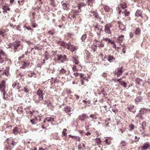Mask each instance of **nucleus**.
I'll return each mask as SVG.
<instances>
[{"mask_svg":"<svg viewBox=\"0 0 150 150\" xmlns=\"http://www.w3.org/2000/svg\"><path fill=\"white\" fill-rule=\"evenodd\" d=\"M5 59L6 60L8 61V62L11 63V60L10 59H8L7 58V57H5Z\"/></svg>","mask_w":150,"mask_h":150,"instance_id":"obj_54","label":"nucleus"},{"mask_svg":"<svg viewBox=\"0 0 150 150\" xmlns=\"http://www.w3.org/2000/svg\"><path fill=\"white\" fill-rule=\"evenodd\" d=\"M30 121L32 125H35L37 123L36 122L34 119H33L31 120Z\"/></svg>","mask_w":150,"mask_h":150,"instance_id":"obj_33","label":"nucleus"},{"mask_svg":"<svg viewBox=\"0 0 150 150\" xmlns=\"http://www.w3.org/2000/svg\"><path fill=\"white\" fill-rule=\"evenodd\" d=\"M86 35H83L81 38V39L82 41H84L86 38Z\"/></svg>","mask_w":150,"mask_h":150,"instance_id":"obj_37","label":"nucleus"},{"mask_svg":"<svg viewBox=\"0 0 150 150\" xmlns=\"http://www.w3.org/2000/svg\"><path fill=\"white\" fill-rule=\"evenodd\" d=\"M84 6V4L83 2H81L78 4V8L79 9H80L82 7Z\"/></svg>","mask_w":150,"mask_h":150,"instance_id":"obj_27","label":"nucleus"},{"mask_svg":"<svg viewBox=\"0 0 150 150\" xmlns=\"http://www.w3.org/2000/svg\"><path fill=\"white\" fill-rule=\"evenodd\" d=\"M23 91L25 92H28V90L25 87L24 88V89H23Z\"/></svg>","mask_w":150,"mask_h":150,"instance_id":"obj_55","label":"nucleus"},{"mask_svg":"<svg viewBox=\"0 0 150 150\" xmlns=\"http://www.w3.org/2000/svg\"><path fill=\"white\" fill-rule=\"evenodd\" d=\"M135 15L137 17L140 16L142 18H143V17L142 16V14L141 13V12L140 11V10H137L135 13Z\"/></svg>","mask_w":150,"mask_h":150,"instance_id":"obj_17","label":"nucleus"},{"mask_svg":"<svg viewBox=\"0 0 150 150\" xmlns=\"http://www.w3.org/2000/svg\"><path fill=\"white\" fill-rule=\"evenodd\" d=\"M104 40L105 41H108V43H110V42H111V40L109 38H104Z\"/></svg>","mask_w":150,"mask_h":150,"instance_id":"obj_39","label":"nucleus"},{"mask_svg":"<svg viewBox=\"0 0 150 150\" xmlns=\"http://www.w3.org/2000/svg\"><path fill=\"white\" fill-rule=\"evenodd\" d=\"M144 122H143V123L142 124V128L143 129H144L145 127H146V125H144Z\"/></svg>","mask_w":150,"mask_h":150,"instance_id":"obj_57","label":"nucleus"},{"mask_svg":"<svg viewBox=\"0 0 150 150\" xmlns=\"http://www.w3.org/2000/svg\"><path fill=\"white\" fill-rule=\"evenodd\" d=\"M74 138L78 141H79L80 139V137H79L78 136H75Z\"/></svg>","mask_w":150,"mask_h":150,"instance_id":"obj_50","label":"nucleus"},{"mask_svg":"<svg viewBox=\"0 0 150 150\" xmlns=\"http://www.w3.org/2000/svg\"><path fill=\"white\" fill-rule=\"evenodd\" d=\"M112 27V25L110 24H108L105 26L104 31L105 32L108 34H110L111 33L110 30V28Z\"/></svg>","mask_w":150,"mask_h":150,"instance_id":"obj_4","label":"nucleus"},{"mask_svg":"<svg viewBox=\"0 0 150 150\" xmlns=\"http://www.w3.org/2000/svg\"><path fill=\"white\" fill-rule=\"evenodd\" d=\"M57 59L58 61H60L62 63L64 62L66 59L67 56L65 55H62L61 54H58L57 55Z\"/></svg>","mask_w":150,"mask_h":150,"instance_id":"obj_3","label":"nucleus"},{"mask_svg":"<svg viewBox=\"0 0 150 150\" xmlns=\"http://www.w3.org/2000/svg\"><path fill=\"white\" fill-rule=\"evenodd\" d=\"M103 8L106 12H108L110 10V7L109 6L106 5H105L103 6Z\"/></svg>","mask_w":150,"mask_h":150,"instance_id":"obj_20","label":"nucleus"},{"mask_svg":"<svg viewBox=\"0 0 150 150\" xmlns=\"http://www.w3.org/2000/svg\"><path fill=\"white\" fill-rule=\"evenodd\" d=\"M89 117L92 118V120L94 119H96L97 118V117L94 114H92L90 115Z\"/></svg>","mask_w":150,"mask_h":150,"instance_id":"obj_32","label":"nucleus"},{"mask_svg":"<svg viewBox=\"0 0 150 150\" xmlns=\"http://www.w3.org/2000/svg\"><path fill=\"white\" fill-rule=\"evenodd\" d=\"M13 139L12 138H10L8 139V144L10 143L12 146L13 147L16 145L17 143L16 142L13 140Z\"/></svg>","mask_w":150,"mask_h":150,"instance_id":"obj_12","label":"nucleus"},{"mask_svg":"<svg viewBox=\"0 0 150 150\" xmlns=\"http://www.w3.org/2000/svg\"><path fill=\"white\" fill-rule=\"evenodd\" d=\"M122 67H121L120 69H118L117 72L115 73V75H117V76H120L122 74L123 71Z\"/></svg>","mask_w":150,"mask_h":150,"instance_id":"obj_13","label":"nucleus"},{"mask_svg":"<svg viewBox=\"0 0 150 150\" xmlns=\"http://www.w3.org/2000/svg\"><path fill=\"white\" fill-rule=\"evenodd\" d=\"M62 5L63 6H65L67 7V4L66 3H62Z\"/></svg>","mask_w":150,"mask_h":150,"instance_id":"obj_56","label":"nucleus"},{"mask_svg":"<svg viewBox=\"0 0 150 150\" xmlns=\"http://www.w3.org/2000/svg\"><path fill=\"white\" fill-rule=\"evenodd\" d=\"M4 60L3 58L0 55V63H2L4 62Z\"/></svg>","mask_w":150,"mask_h":150,"instance_id":"obj_43","label":"nucleus"},{"mask_svg":"<svg viewBox=\"0 0 150 150\" xmlns=\"http://www.w3.org/2000/svg\"><path fill=\"white\" fill-rule=\"evenodd\" d=\"M9 74L8 70H5V71L4 72L2 73V74H3V75L4 74L7 76H8Z\"/></svg>","mask_w":150,"mask_h":150,"instance_id":"obj_31","label":"nucleus"},{"mask_svg":"<svg viewBox=\"0 0 150 150\" xmlns=\"http://www.w3.org/2000/svg\"><path fill=\"white\" fill-rule=\"evenodd\" d=\"M143 100V97L141 96H137L135 99V100L136 102H140L142 101Z\"/></svg>","mask_w":150,"mask_h":150,"instance_id":"obj_15","label":"nucleus"},{"mask_svg":"<svg viewBox=\"0 0 150 150\" xmlns=\"http://www.w3.org/2000/svg\"><path fill=\"white\" fill-rule=\"evenodd\" d=\"M71 108L68 107H65L64 108V111L67 113L70 112H71Z\"/></svg>","mask_w":150,"mask_h":150,"instance_id":"obj_26","label":"nucleus"},{"mask_svg":"<svg viewBox=\"0 0 150 150\" xmlns=\"http://www.w3.org/2000/svg\"><path fill=\"white\" fill-rule=\"evenodd\" d=\"M107 76V74L105 73H103L102 74V76L104 77H106Z\"/></svg>","mask_w":150,"mask_h":150,"instance_id":"obj_49","label":"nucleus"},{"mask_svg":"<svg viewBox=\"0 0 150 150\" xmlns=\"http://www.w3.org/2000/svg\"><path fill=\"white\" fill-rule=\"evenodd\" d=\"M66 71L64 69H62L60 71V72L61 73H65Z\"/></svg>","mask_w":150,"mask_h":150,"instance_id":"obj_47","label":"nucleus"},{"mask_svg":"<svg viewBox=\"0 0 150 150\" xmlns=\"http://www.w3.org/2000/svg\"><path fill=\"white\" fill-rule=\"evenodd\" d=\"M36 122L37 123L38 122H40L41 120L40 117L39 116H36L35 118L34 119Z\"/></svg>","mask_w":150,"mask_h":150,"instance_id":"obj_30","label":"nucleus"},{"mask_svg":"<svg viewBox=\"0 0 150 150\" xmlns=\"http://www.w3.org/2000/svg\"><path fill=\"white\" fill-rule=\"evenodd\" d=\"M12 86L14 88H16L18 89H19L20 88L19 84L18 83H16L15 82H14Z\"/></svg>","mask_w":150,"mask_h":150,"instance_id":"obj_19","label":"nucleus"},{"mask_svg":"<svg viewBox=\"0 0 150 150\" xmlns=\"http://www.w3.org/2000/svg\"><path fill=\"white\" fill-rule=\"evenodd\" d=\"M81 84L82 85H83L84 82V81H83V80H82V79L81 80Z\"/></svg>","mask_w":150,"mask_h":150,"instance_id":"obj_62","label":"nucleus"},{"mask_svg":"<svg viewBox=\"0 0 150 150\" xmlns=\"http://www.w3.org/2000/svg\"><path fill=\"white\" fill-rule=\"evenodd\" d=\"M47 121L50 122V118H46Z\"/></svg>","mask_w":150,"mask_h":150,"instance_id":"obj_59","label":"nucleus"},{"mask_svg":"<svg viewBox=\"0 0 150 150\" xmlns=\"http://www.w3.org/2000/svg\"><path fill=\"white\" fill-rule=\"evenodd\" d=\"M47 105L50 108H53V106L51 103L50 102H48L47 103Z\"/></svg>","mask_w":150,"mask_h":150,"instance_id":"obj_38","label":"nucleus"},{"mask_svg":"<svg viewBox=\"0 0 150 150\" xmlns=\"http://www.w3.org/2000/svg\"><path fill=\"white\" fill-rule=\"evenodd\" d=\"M72 69L73 71H77V69L76 68V66L75 65H73V67H72Z\"/></svg>","mask_w":150,"mask_h":150,"instance_id":"obj_42","label":"nucleus"},{"mask_svg":"<svg viewBox=\"0 0 150 150\" xmlns=\"http://www.w3.org/2000/svg\"><path fill=\"white\" fill-rule=\"evenodd\" d=\"M70 45V43L67 44L65 43H63L62 45L64 46L66 48L68 49H69Z\"/></svg>","mask_w":150,"mask_h":150,"instance_id":"obj_16","label":"nucleus"},{"mask_svg":"<svg viewBox=\"0 0 150 150\" xmlns=\"http://www.w3.org/2000/svg\"><path fill=\"white\" fill-rule=\"evenodd\" d=\"M97 42L96 45L99 47H104V44L102 43L101 41H98V40H96Z\"/></svg>","mask_w":150,"mask_h":150,"instance_id":"obj_14","label":"nucleus"},{"mask_svg":"<svg viewBox=\"0 0 150 150\" xmlns=\"http://www.w3.org/2000/svg\"><path fill=\"white\" fill-rule=\"evenodd\" d=\"M12 45L11 43H9V44L7 45V46L6 47V48H11L12 49V47H11V45Z\"/></svg>","mask_w":150,"mask_h":150,"instance_id":"obj_46","label":"nucleus"},{"mask_svg":"<svg viewBox=\"0 0 150 150\" xmlns=\"http://www.w3.org/2000/svg\"><path fill=\"white\" fill-rule=\"evenodd\" d=\"M115 60V58L112 56L109 55L108 57V61L110 62H112L113 60Z\"/></svg>","mask_w":150,"mask_h":150,"instance_id":"obj_22","label":"nucleus"},{"mask_svg":"<svg viewBox=\"0 0 150 150\" xmlns=\"http://www.w3.org/2000/svg\"><path fill=\"white\" fill-rule=\"evenodd\" d=\"M126 4L125 2L122 3L120 4V7L123 9H124L126 7Z\"/></svg>","mask_w":150,"mask_h":150,"instance_id":"obj_23","label":"nucleus"},{"mask_svg":"<svg viewBox=\"0 0 150 150\" xmlns=\"http://www.w3.org/2000/svg\"><path fill=\"white\" fill-rule=\"evenodd\" d=\"M67 131V129H64L63 130L62 133V135L64 136H66L67 135V133L66 132Z\"/></svg>","mask_w":150,"mask_h":150,"instance_id":"obj_41","label":"nucleus"},{"mask_svg":"<svg viewBox=\"0 0 150 150\" xmlns=\"http://www.w3.org/2000/svg\"><path fill=\"white\" fill-rule=\"evenodd\" d=\"M5 84L6 82L4 80H2L0 83V91L4 93L3 94V98L4 100H6V99L5 97Z\"/></svg>","mask_w":150,"mask_h":150,"instance_id":"obj_1","label":"nucleus"},{"mask_svg":"<svg viewBox=\"0 0 150 150\" xmlns=\"http://www.w3.org/2000/svg\"><path fill=\"white\" fill-rule=\"evenodd\" d=\"M55 33V32H54V30H53V31H48V34H49L53 35Z\"/></svg>","mask_w":150,"mask_h":150,"instance_id":"obj_44","label":"nucleus"},{"mask_svg":"<svg viewBox=\"0 0 150 150\" xmlns=\"http://www.w3.org/2000/svg\"><path fill=\"white\" fill-rule=\"evenodd\" d=\"M132 81L133 82H132V85L134 84H135L137 85H139V84L140 81H142V80L139 79L137 78L135 79V78L132 79Z\"/></svg>","mask_w":150,"mask_h":150,"instance_id":"obj_8","label":"nucleus"},{"mask_svg":"<svg viewBox=\"0 0 150 150\" xmlns=\"http://www.w3.org/2000/svg\"><path fill=\"white\" fill-rule=\"evenodd\" d=\"M22 66L20 67V68H25L28 65V63H27L25 61L22 62Z\"/></svg>","mask_w":150,"mask_h":150,"instance_id":"obj_18","label":"nucleus"},{"mask_svg":"<svg viewBox=\"0 0 150 150\" xmlns=\"http://www.w3.org/2000/svg\"><path fill=\"white\" fill-rule=\"evenodd\" d=\"M70 46V48L69 49L70 50V51H71L72 52L76 50V47L73 45H71V44Z\"/></svg>","mask_w":150,"mask_h":150,"instance_id":"obj_28","label":"nucleus"},{"mask_svg":"<svg viewBox=\"0 0 150 150\" xmlns=\"http://www.w3.org/2000/svg\"><path fill=\"white\" fill-rule=\"evenodd\" d=\"M117 24H118L119 29L121 31H124L125 30V26L122 24V23L120 21L117 22Z\"/></svg>","mask_w":150,"mask_h":150,"instance_id":"obj_7","label":"nucleus"},{"mask_svg":"<svg viewBox=\"0 0 150 150\" xmlns=\"http://www.w3.org/2000/svg\"><path fill=\"white\" fill-rule=\"evenodd\" d=\"M124 36L123 35H121L119 36L118 38V39L117 41L120 44L124 40Z\"/></svg>","mask_w":150,"mask_h":150,"instance_id":"obj_11","label":"nucleus"},{"mask_svg":"<svg viewBox=\"0 0 150 150\" xmlns=\"http://www.w3.org/2000/svg\"><path fill=\"white\" fill-rule=\"evenodd\" d=\"M97 45H96L94 44L92 45L91 48L93 50V51H95L97 49Z\"/></svg>","mask_w":150,"mask_h":150,"instance_id":"obj_29","label":"nucleus"},{"mask_svg":"<svg viewBox=\"0 0 150 150\" xmlns=\"http://www.w3.org/2000/svg\"><path fill=\"white\" fill-rule=\"evenodd\" d=\"M140 112L141 114H143L144 113H145L144 112V110H143V108H142L140 111Z\"/></svg>","mask_w":150,"mask_h":150,"instance_id":"obj_52","label":"nucleus"},{"mask_svg":"<svg viewBox=\"0 0 150 150\" xmlns=\"http://www.w3.org/2000/svg\"><path fill=\"white\" fill-rule=\"evenodd\" d=\"M140 139L139 137H138L137 136H135L134 137V140H133V142H137L138 141L139 139Z\"/></svg>","mask_w":150,"mask_h":150,"instance_id":"obj_36","label":"nucleus"},{"mask_svg":"<svg viewBox=\"0 0 150 150\" xmlns=\"http://www.w3.org/2000/svg\"><path fill=\"white\" fill-rule=\"evenodd\" d=\"M150 147V144L149 142L145 143L141 147L142 150H146L148 149Z\"/></svg>","mask_w":150,"mask_h":150,"instance_id":"obj_10","label":"nucleus"},{"mask_svg":"<svg viewBox=\"0 0 150 150\" xmlns=\"http://www.w3.org/2000/svg\"><path fill=\"white\" fill-rule=\"evenodd\" d=\"M110 43H111V44L112 45H113L115 44L114 42L112 41V40L111 41V42H110Z\"/></svg>","mask_w":150,"mask_h":150,"instance_id":"obj_60","label":"nucleus"},{"mask_svg":"<svg viewBox=\"0 0 150 150\" xmlns=\"http://www.w3.org/2000/svg\"><path fill=\"white\" fill-rule=\"evenodd\" d=\"M0 55L1 56H4L5 57H7V55L5 52L1 49L0 50Z\"/></svg>","mask_w":150,"mask_h":150,"instance_id":"obj_21","label":"nucleus"},{"mask_svg":"<svg viewBox=\"0 0 150 150\" xmlns=\"http://www.w3.org/2000/svg\"><path fill=\"white\" fill-rule=\"evenodd\" d=\"M96 139H98V141L97 142V143L98 144H100L101 141V140L100 139V138H97Z\"/></svg>","mask_w":150,"mask_h":150,"instance_id":"obj_51","label":"nucleus"},{"mask_svg":"<svg viewBox=\"0 0 150 150\" xmlns=\"http://www.w3.org/2000/svg\"><path fill=\"white\" fill-rule=\"evenodd\" d=\"M78 73H74V74L77 77L78 76Z\"/></svg>","mask_w":150,"mask_h":150,"instance_id":"obj_63","label":"nucleus"},{"mask_svg":"<svg viewBox=\"0 0 150 150\" xmlns=\"http://www.w3.org/2000/svg\"><path fill=\"white\" fill-rule=\"evenodd\" d=\"M121 145L122 146L124 147L126 145V143L125 142L122 141L121 143Z\"/></svg>","mask_w":150,"mask_h":150,"instance_id":"obj_45","label":"nucleus"},{"mask_svg":"<svg viewBox=\"0 0 150 150\" xmlns=\"http://www.w3.org/2000/svg\"><path fill=\"white\" fill-rule=\"evenodd\" d=\"M120 84L122 85L125 87H126V84L125 82L124 81H121L120 82Z\"/></svg>","mask_w":150,"mask_h":150,"instance_id":"obj_40","label":"nucleus"},{"mask_svg":"<svg viewBox=\"0 0 150 150\" xmlns=\"http://www.w3.org/2000/svg\"><path fill=\"white\" fill-rule=\"evenodd\" d=\"M141 32V30L139 28H137L136 29L134 33L136 35H138Z\"/></svg>","mask_w":150,"mask_h":150,"instance_id":"obj_24","label":"nucleus"},{"mask_svg":"<svg viewBox=\"0 0 150 150\" xmlns=\"http://www.w3.org/2000/svg\"><path fill=\"white\" fill-rule=\"evenodd\" d=\"M91 13H92L93 14V16L96 18H98V14L96 13L95 11H91Z\"/></svg>","mask_w":150,"mask_h":150,"instance_id":"obj_34","label":"nucleus"},{"mask_svg":"<svg viewBox=\"0 0 150 150\" xmlns=\"http://www.w3.org/2000/svg\"><path fill=\"white\" fill-rule=\"evenodd\" d=\"M78 118L79 120L81 121H83L86 118H88V117L87 114H83L81 115H79Z\"/></svg>","mask_w":150,"mask_h":150,"instance_id":"obj_9","label":"nucleus"},{"mask_svg":"<svg viewBox=\"0 0 150 150\" xmlns=\"http://www.w3.org/2000/svg\"><path fill=\"white\" fill-rule=\"evenodd\" d=\"M11 47H12V49H13V52H15L18 49V48L20 46V42L19 41H16L12 43Z\"/></svg>","mask_w":150,"mask_h":150,"instance_id":"obj_2","label":"nucleus"},{"mask_svg":"<svg viewBox=\"0 0 150 150\" xmlns=\"http://www.w3.org/2000/svg\"><path fill=\"white\" fill-rule=\"evenodd\" d=\"M94 28L95 29V31L96 32L99 38L100 36L101 33L102 31V28H100L99 26L96 25L94 26Z\"/></svg>","mask_w":150,"mask_h":150,"instance_id":"obj_5","label":"nucleus"},{"mask_svg":"<svg viewBox=\"0 0 150 150\" xmlns=\"http://www.w3.org/2000/svg\"><path fill=\"white\" fill-rule=\"evenodd\" d=\"M20 25H17L16 27V29L19 31H21V30L20 29Z\"/></svg>","mask_w":150,"mask_h":150,"instance_id":"obj_53","label":"nucleus"},{"mask_svg":"<svg viewBox=\"0 0 150 150\" xmlns=\"http://www.w3.org/2000/svg\"><path fill=\"white\" fill-rule=\"evenodd\" d=\"M74 59L73 60V62L74 63L76 64H78L79 63V62L77 59H75L74 58H73Z\"/></svg>","mask_w":150,"mask_h":150,"instance_id":"obj_35","label":"nucleus"},{"mask_svg":"<svg viewBox=\"0 0 150 150\" xmlns=\"http://www.w3.org/2000/svg\"><path fill=\"white\" fill-rule=\"evenodd\" d=\"M37 94L38 96L39 100H42L43 99V91L38 90L37 92Z\"/></svg>","mask_w":150,"mask_h":150,"instance_id":"obj_6","label":"nucleus"},{"mask_svg":"<svg viewBox=\"0 0 150 150\" xmlns=\"http://www.w3.org/2000/svg\"><path fill=\"white\" fill-rule=\"evenodd\" d=\"M146 95L147 96L150 97V92H148L147 93Z\"/></svg>","mask_w":150,"mask_h":150,"instance_id":"obj_61","label":"nucleus"},{"mask_svg":"<svg viewBox=\"0 0 150 150\" xmlns=\"http://www.w3.org/2000/svg\"><path fill=\"white\" fill-rule=\"evenodd\" d=\"M35 74L34 73H31L30 74H28V76L30 77H32L33 76V75H35Z\"/></svg>","mask_w":150,"mask_h":150,"instance_id":"obj_48","label":"nucleus"},{"mask_svg":"<svg viewBox=\"0 0 150 150\" xmlns=\"http://www.w3.org/2000/svg\"><path fill=\"white\" fill-rule=\"evenodd\" d=\"M13 133L15 134H17L19 132V130L17 127H15L13 130Z\"/></svg>","mask_w":150,"mask_h":150,"instance_id":"obj_25","label":"nucleus"},{"mask_svg":"<svg viewBox=\"0 0 150 150\" xmlns=\"http://www.w3.org/2000/svg\"><path fill=\"white\" fill-rule=\"evenodd\" d=\"M34 49H35L36 50H39V47H34V48H32L31 49V51H32V50Z\"/></svg>","mask_w":150,"mask_h":150,"instance_id":"obj_58","label":"nucleus"},{"mask_svg":"<svg viewBox=\"0 0 150 150\" xmlns=\"http://www.w3.org/2000/svg\"><path fill=\"white\" fill-rule=\"evenodd\" d=\"M39 150H45V149L43 148L42 147H40L39 149Z\"/></svg>","mask_w":150,"mask_h":150,"instance_id":"obj_64","label":"nucleus"}]
</instances>
